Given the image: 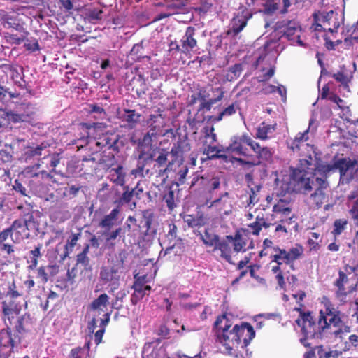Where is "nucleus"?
<instances>
[{"instance_id":"obj_36","label":"nucleus","mask_w":358,"mask_h":358,"mask_svg":"<svg viewBox=\"0 0 358 358\" xmlns=\"http://www.w3.org/2000/svg\"><path fill=\"white\" fill-rule=\"evenodd\" d=\"M271 225V223H268L266 221L263 215H258L255 218V221L252 223H250L248 226L250 229V232H251L253 235L258 236L262 229V227L267 229L270 227Z\"/></svg>"},{"instance_id":"obj_52","label":"nucleus","mask_w":358,"mask_h":358,"mask_svg":"<svg viewBox=\"0 0 358 358\" xmlns=\"http://www.w3.org/2000/svg\"><path fill=\"white\" fill-rule=\"evenodd\" d=\"M163 200L166 203L169 211H172L176 207V203H175V193L171 188L164 194Z\"/></svg>"},{"instance_id":"obj_31","label":"nucleus","mask_w":358,"mask_h":358,"mask_svg":"<svg viewBox=\"0 0 358 358\" xmlns=\"http://www.w3.org/2000/svg\"><path fill=\"white\" fill-rule=\"evenodd\" d=\"M348 278L343 271H338V278L334 282V285L337 287L336 296L337 298H343L347 296L348 292L345 287V285L348 283Z\"/></svg>"},{"instance_id":"obj_39","label":"nucleus","mask_w":358,"mask_h":358,"mask_svg":"<svg viewBox=\"0 0 358 358\" xmlns=\"http://www.w3.org/2000/svg\"><path fill=\"white\" fill-rule=\"evenodd\" d=\"M213 92H217L219 93L217 96L215 98L210 99L209 100L206 101H202L201 103L199 106V110H210L212 105L217 103L218 101H221L224 95V91L221 87H217L213 89Z\"/></svg>"},{"instance_id":"obj_51","label":"nucleus","mask_w":358,"mask_h":358,"mask_svg":"<svg viewBox=\"0 0 358 358\" xmlns=\"http://www.w3.org/2000/svg\"><path fill=\"white\" fill-rule=\"evenodd\" d=\"M103 235L106 238V242H111L115 241L118 236L119 237H123L124 238V235L123 232V229L122 227H118L115 229L113 231H106L104 230V232L103 233Z\"/></svg>"},{"instance_id":"obj_33","label":"nucleus","mask_w":358,"mask_h":358,"mask_svg":"<svg viewBox=\"0 0 358 358\" xmlns=\"http://www.w3.org/2000/svg\"><path fill=\"white\" fill-rule=\"evenodd\" d=\"M169 231L166 235V238L169 241V246L166 248L165 253H170L171 251L174 248L176 242H181V238L177 237L178 228L174 224H169Z\"/></svg>"},{"instance_id":"obj_12","label":"nucleus","mask_w":358,"mask_h":358,"mask_svg":"<svg viewBox=\"0 0 358 358\" xmlns=\"http://www.w3.org/2000/svg\"><path fill=\"white\" fill-rule=\"evenodd\" d=\"M234 330L237 331L238 340L243 348L247 347L255 336L253 327L248 322H243L241 325L236 324Z\"/></svg>"},{"instance_id":"obj_56","label":"nucleus","mask_w":358,"mask_h":358,"mask_svg":"<svg viewBox=\"0 0 358 358\" xmlns=\"http://www.w3.org/2000/svg\"><path fill=\"white\" fill-rule=\"evenodd\" d=\"M262 6L264 13L267 15H273L278 9V3L274 0H265Z\"/></svg>"},{"instance_id":"obj_42","label":"nucleus","mask_w":358,"mask_h":358,"mask_svg":"<svg viewBox=\"0 0 358 358\" xmlns=\"http://www.w3.org/2000/svg\"><path fill=\"white\" fill-rule=\"evenodd\" d=\"M215 128L213 126H205L202 129L203 134V140L202 146L207 145H213L217 141V135L214 132Z\"/></svg>"},{"instance_id":"obj_22","label":"nucleus","mask_w":358,"mask_h":358,"mask_svg":"<svg viewBox=\"0 0 358 358\" xmlns=\"http://www.w3.org/2000/svg\"><path fill=\"white\" fill-rule=\"evenodd\" d=\"M185 6V3L183 0H175L172 1L171 2L169 1L166 6V11L158 14L155 20H160L175 14L179 13L180 10H182Z\"/></svg>"},{"instance_id":"obj_3","label":"nucleus","mask_w":358,"mask_h":358,"mask_svg":"<svg viewBox=\"0 0 358 358\" xmlns=\"http://www.w3.org/2000/svg\"><path fill=\"white\" fill-rule=\"evenodd\" d=\"M320 323L327 338H341L343 331L350 332V327L345 324V314L336 308L330 301L324 303V309L320 310Z\"/></svg>"},{"instance_id":"obj_26","label":"nucleus","mask_w":358,"mask_h":358,"mask_svg":"<svg viewBox=\"0 0 358 358\" xmlns=\"http://www.w3.org/2000/svg\"><path fill=\"white\" fill-rule=\"evenodd\" d=\"M229 192H225L220 194L218 199H215L211 202L210 207H215L218 209L220 213L224 215H229L231 213V206L224 198L229 197Z\"/></svg>"},{"instance_id":"obj_16","label":"nucleus","mask_w":358,"mask_h":358,"mask_svg":"<svg viewBox=\"0 0 358 358\" xmlns=\"http://www.w3.org/2000/svg\"><path fill=\"white\" fill-rule=\"evenodd\" d=\"M317 188L310 194V199L317 208H320L326 200L324 190L329 187V182L325 178L317 177L315 178Z\"/></svg>"},{"instance_id":"obj_21","label":"nucleus","mask_w":358,"mask_h":358,"mask_svg":"<svg viewBox=\"0 0 358 358\" xmlns=\"http://www.w3.org/2000/svg\"><path fill=\"white\" fill-rule=\"evenodd\" d=\"M220 252V257L225 260L229 264H235L232 260V250L231 248L230 242L227 239L220 240L215 248H213L212 252Z\"/></svg>"},{"instance_id":"obj_32","label":"nucleus","mask_w":358,"mask_h":358,"mask_svg":"<svg viewBox=\"0 0 358 358\" xmlns=\"http://www.w3.org/2000/svg\"><path fill=\"white\" fill-rule=\"evenodd\" d=\"M292 211L291 202L287 199H279L273 207V212L282 216H289L292 214Z\"/></svg>"},{"instance_id":"obj_37","label":"nucleus","mask_w":358,"mask_h":358,"mask_svg":"<svg viewBox=\"0 0 358 358\" xmlns=\"http://www.w3.org/2000/svg\"><path fill=\"white\" fill-rule=\"evenodd\" d=\"M275 130V126L262 122L257 128L255 138L262 141H266L269 138L268 134Z\"/></svg>"},{"instance_id":"obj_53","label":"nucleus","mask_w":358,"mask_h":358,"mask_svg":"<svg viewBox=\"0 0 358 358\" xmlns=\"http://www.w3.org/2000/svg\"><path fill=\"white\" fill-rule=\"evenodd\" d=\"M287 217L288 218L287 219L280 220V222L285 224L288 227L289 232H292V231H297L299 229V224L296 222V217L294 215H290Z\"/></svg>"},{"instance_id":"obj_64","label":"nucleus","mask_w":358,"mask_h":358,"mask_svg":"<svg viewBox=\"0 0 358 358\" xmlns=\"http://www.w3.org/2000/svg\"><path fill=\"white\" fill-rule=\"evenodd\" d=\"M81 265L84 268H87L90 266V259L87 255L78 254L76 256V266Z\"/></svg>"},{"instance_id":"obj_27","label":"nucleus","mask_w":358,"mask_h":358,"mask_svg":"<svg viewBox=\"0 0 358 358\" xmlns=\"http://www.w3.org/2000/svg\"><path fill=\"white\" fill-rule=\"evenodd\" d=\"M120 212V210L118 208L113 209L109 214L106 215L101 219L99 226L106 231H110L117 222Z\"/></svg>"},{"instance_id":"obj_60","label":"nucleus","mask_w":358,"mask_h":358,"mask_svg":"<svg viewBox=\"0 0 358 358\" xmlns=\"http://www.w3.org/2000/svg\"><path fill=\"white\" fill-rule=\"evenodd\" d=\"M336 170L335 162L333 164H322L317 167V171L327 180L328 174Z\"/></svg>"},{"instance_id":"obj_25","label":"nucleus","mask_w":358,"mask_h":358,"mask_svg":"<svg viewBox=\"0 0 358 358\" xmlns=\"http://www.w3.org/2000/svg\"><path fill=\"white\" fill-rule=\"evenodd\" d=\"M308 129L303 132H299L297 134L294 139L292 141L289 148L293 152H299L301 147L309 148L311 150H313V146L308 143H304L308 139Z\"/></svg>"},{"instance_id":"obj_59","label":"nucleus","mask_w":358,"mask_h":358,"mask_svg":"<svg viewBox=\"0 0 358 358\" xmlns=\"http://www.w3.org/2000/svg\"><path fill=\"white\" fill-rule=\"evenodd\" d=\"M348 224L346 220L338 219L334 221L333 234L335 236L340 235L345 229Z\"/></svg>"},{"instance_id":"obj_50","label":"nucleus","mask_w":358,"mask_h":358,"mask_svg":"<svg viewBox=\"0 0 358 358\" xmlns=\"http://www.w3.org/2000/svg\"><path fill=\"white\" fill-rule=\"evenodd\" d=\"M109 297L106 294H101L96 299L92 301L90 304V309L92 310H96L100 309L101 306L106 307L108 303Z\"/></svg>"},{"instance_id":"obj_15","label":"nucleus","mask_w":358,"mask_h":358,"mask_svg":"<svg viewBox=\"0 0 358 358\" xmlns=\"http://www.w3.org/2000/svg\"><path fill=\"white\" fill-rule=\"evenodd\" d=\"M164 110L157 108L155 114H151L147 120V124L149 131L159 134L162 131L163 128L165 127L166 115L163 114Z\"/></svg>"},{"instance_id":"obj_57","label":"nucleus","mask_w":358,"mask_h":358,"mask_svg":"<svg viewBox=\"0 0 358 358\" xmlns=\"http://www.w3.org/2000/svg\"><path fill=\"white\" fill-rule=\"evenodd\" d=\"M116 162V159L114 154L110 152L108 155L106 154V151L103 152V155L101 158L99 159V164H105L108 167H111Z\"/></svg>"},{"instance_id":"obj_62","label":"nucleus","mask_w":358,"mask_h":358,"mask_svg":"<svg viewBox=\"0 0 358 358\" xmlns=\"http://www.w3.org/2000/svg\"><path fill=\"white\" fill-rule=\"evenodd\" d=\"M76 276V268H73L71 270H68L66 272V278L62 283L64 287H68L70 285H73L74 283V278Z\"/></svg>"},{"instance_id":"obj_23","label":"nucleus","mask_w":358,"mask_h":358,"mask_svg":"<svg viewBox=\"0 0 358 358\" xmlns=\"http://www.w3.org/2000/svg\"><path fill=\"white\" fill-rule=\"evenodd\" d=\"M125 178L126 172L121 164L108 170V179L116 185L124 186L125 185Z\"/></svg>"},{"instance_id":"obj_8","label":"nucleus","mask_w":358,"mask_h":358,"mask_svg":"<svg viewBox=\"0 0 358 358\" xmlns=\"http://www.w3.org/2000/svg\"><path fill=\"white\" fill-rule=\"evenodd\" d=\"M169 152L166 149L160 150L159 155L154 159L153 162L146 169L147 176L155 175L157 177H162L166 175L169 177V173L172 171L174 160L168 162Z\"/></svg>"},{"instance_id":"obj_10","label":"nucleus","mask_w":358,"mask_h":358,"mask_svg":"<svg viewBox=\"0 0 358 358\" xmlns=\"http://www.w3.org/2000/svg\"><path fill=\"white\" fill-rule=\"evenodd\" d=\"M334 15V11L330 10L328 12L325 11H315L313 15V27H314V30L316 31H322L327 30L328 31L331 33L337 32V29L339 27V24H338L336 26L334 27V28L331 27H323V24L324 26H326L327 24L329 25V21L332 18V16Z\"/></svg>"},{"instance_id":"obj_9","label":"nucleus","mask_w":358,"mask_h":358,"mask_svg":"<svg viewBox=\"0 0 358 358\" xmlns=\"http://www.w3.org/2000/svg\"><path fill=\"white\" fill-rule=\"evenodd\" d=\"M13 233V241L20 243V241L29 236L30 230L39 231V224L31 217L29 220L20 218L13 222L10 227Z\"/></svg>"},{"instance_id":"obj_44","label":"nucleus","mask_w":358,"mask_h":358,"mask_svg":"<svg viewBox=\"0 0 358 358\" xmlns=\"http://www.w3.org/2000/svg\"><path fill=\"white\" fill-rule=\"evenodd\" d=\"M183 220L188 227L191 228L201 227L206 223L203 215L195 217L193 215H185L183 216Z\"/></svg>"},{"instance_id":"obj_49","label":"nucleus","mask_w":358,"mask_h":358,"mask_svg":"<svg viewBox=\"0 0 358 358\" xmlns=\"http://www.w3.org/2000/svg\"><path fill=\"white\" fill-rule=\"evenodd\" d=\"M14 340L12 338L10 331L4 329L0 331V345L3 347H13Z\"/></svg>"},{"instance_id":"obj_7","label":"nucleus","mask_w":358,"mask_h":358,"mask_svg":"<svg viewBox=\"0 0 358 358\" xmlns=\"http://www.w3.org/2000/svg\"><path fill=\"white\" fill-rule=\"evenodd\" d=\"M215 326L222 330L223 345L226 347L229 353H231L234 348H238L240 346L237 331L234 330V327L229 331L231 324L225 315L217 317L215 322Z\"/></svg>"},{"instance_id":"obj_48","label":"nucleus","mask_w":358,"mask_h":358,"mask_svg":"<svg viewBox=\"0 0 358 358\" xmlns=\"http://www.w3.org/2000/svg\"><path fill=\"white\" fill-rule=\"evenodd\" d=\"M122 187L124 190L123 193L117 199L114 201V203L117 204V208H118L120 206L129 203L133 198L129 187L128 185H124Z\"/></svg>"},{"instance_id":"obj_4","label":"nucleus","mask_w":358,"mask_h":358,"mask_svg":"<svg viewBox=\"0 0 358 358\" xmlns=\"http://www.w3.org/2000/svg\"><path fill=\"white\" fill-rule=\"evenodd\" d=\"M313 180L306 170L293 169L289 176H284L280 184L281 194H307L313 189Z\"/></svg>"},{"instance_id":"obj_13","label":"nucleus","mask_w":358,"mask_h":358,"mask_svg":"<svg viewBox=\"0 0 358 358\" xmlns=\"http://www.w3.org/2000/svg\"><path fill=\"white\" fill-rule=\"evenodd\" d=\"M299 29V26L294 20H280L274 25V30L279 34H282L288 40H293L294 35Z\"/></svg>"},{"instance_id":"obj_19","label":"nucleus","mask_w":358,"mask_h":358,"mask_svg":"<svg viewBox=\"0 0 358 358\" xmlns=\"http://www.w3.org/2000/svg\"><path fill=\"white\" fill-rule=\"evenodd\" d=\"M162 149L157 146L140 148L138 160L150 166L153 162L155 157L159 155L160 150Z\"/></svg>"},{"instance_id":"obj_28","label":"nucleus","mask_w":358,"mask_h":358,"mask_svg":"<svg viewBox=\"0 0 358 358\" xmlns=\"http://www.w3.org/2000/svg\"><path fill=\"white\" fill-rule=\"evenodd\" d=\"M250 16L241 14L234 17L232 20L231 28L229 33H232L234 36L238 35L246 27Z\"/></svg>"},{"instance_id":"obj_58","label":"nucleus","mask_w":358,"mask_h":358,"mask_svg":"<svg viewBox=\"0 0 358 358\" xmlns=\"http://www.w3.org/2000/svg\"><path fill=\"white\" fill-rule=\"evenodd\" d=\"M148 165L138 160V165L136 169H134L131 171V174L134 176L135 177L141 176L145 177L146 175V169H148Z\"/></svg>"},{"instance_id":"obj_18","label":"nucleus","mask_w":358,"mask_h":358,"mask_svg":"<svg viewBox=\"0 0 358 358\" xmlns=\"http://www.w3.org/2000/svg\"><path fill=\"white\" fill-rule=\"evenodd\" d=\"M226 239L232 243L233 251L236 253L245 252L250 247L246 248L247 242L245 238L242 236L240 231H236L234 236H226ZM251 248L253 247L251 245Z\"/></svg>"},{"instance_id":"obj_63","label":"nucleus","mask_w":358,"mask_h":358,"mask_svg":"<svg viewBox=\"0 0 358 358\" xmlns=\"http://www.w3.org/2000/svg\"><path fill=\"white\" fill-rule=\"evenodd\" d=\"M81 236L80 233L73 234L68 239L67 243L65 245L66 250L72 251L73 248L77 243L78 240Z\"/></svg>"},{"instance_id":"obj_45","label":"nucleus","mask_w":358,"mask_h":358,"mask_svg":"<svg viewBox=\"0 0 358 358\" xmlns=\"http://www.w3.org/2000/svg\"><path fill=\"white\" fill-rule=\"evenodd\" d=\"M0 116L8 124L17 123L23 120L22 115L13 112H8L3 109H0Z\"/></svg>"},{"instance_id":"obj_47","label":"nucleus","mask_w":358,"mask_h":358,"mask_svg":"<svg viewBox=\"0 0 358 358\" xmlns=\"http://www.w3.org/2000/svg\"><path fill=\"white\" fill-rule=\"evenodd\" d=\"M242 71V65L241 64H235L227 71L224 76L225 80L229 82L236 80L240 76Z\"/></svg>"},{"instance_id":"obj_35","label":"nucleus","mask_w":358,"mask_h":358,"mask_svg":"<svg viewBox=\"0 0 358 358\" xmlns=\"http://www.w3.org/2000/svg\"><path fill=\"white\" fill-rule=\"evenodd\" d=\"M124 114L121 115L122 121L126 122L127 125L130 128L136 127L137 123L139 122L141 114L136 112L135 110L126 109L123 110Z\"/></svg>"},{"instance_id":"obj_55","label":"nucleus","mask_w":358,"mask_h":358,"mask_svg":"<svg viewBox=\"0 0 358 358\" xmlns=\"http://www.w3.org/2000/svg\"><path fill=\"white\" fill-rule=\"evenodd\" d=\"M18 96V94L10 92L4 87L0 86V102L6 103L11 99Z\"/></svg>"},{"instance_id":"obj_17","label":"nucleus","mask_w":358,"mask_h":358,"mask_svg":"<svg viewBox=\"0 0 358 358\" xmlns=\"http://www.w3.org/2000/svg\"><path fill=\"white\" fill-rule=\"evenodd\" d=\"M119 141L118 136L113 134H105L100 136L98 139L94 140L95 145L99 148H107L108 150H112L115 152H118V147L117 145Z\"/></svg>"},{"instance_id":"obj_20","label":"nucleus","mask_w":358,"mask_h":358,"mask_svg":"<svg viewBox=\"0 0 358 358\" xmlns=\"http://www.w3.org/2000/svg\"><path fill=\"white\" fill-rule=\"evenodd\" d=\"M331 77L341 85L345 88L348 89L349 85L353 78L352 73L347 69L345 65L340 66L339 70L331 75Z\"/></svg>"},{"instance_id":"obj_34","label":"nucleus","mask_w":358,"mask_h":358,"mask_svg":"<svg viewBox=\"0 0 358 358\" xmlns=\"http://www.w3.org/2000/svg\"><path fill=\"white\" fill-rule=\"evenodd\" d=\"M142 220L140 222L139 227L143 229V233L148 235L151 230V225L154 220V214L152 210L147 209L142 210Z\"/></svg>"},{"instance_id":"obj_11","label":"nucleus","mask_w":358,"mask_h":358,"mask_svg":"<svg viewBox=\"0 0 358 358\" xmlns=\"http://www.w3.org/2000/svg\"><path fill=\"white\" fill-rule=\"evenodd\" d=\"M195 36V27L192 26L187 27L185 35L180 40L181 53L186 56L190 55L194 49L198 46V42Z\"/></svg>"},{"instance_id":"obj_29","label":"nucleus","mask_w":358,"mask_h":358,"mask_svg":"<svg viewBox=\"0 0 358 358\" xmlns=\"http://www.w3.org/2000/svg\"><path fill=\"white\" fill-rule=\"evenodd\" d=\"M201 184L205 191L211 194L220 187V178L218 176L201 177Z\"/></svg>"},{"instance_id":"obj_1","label":"nucleus","mask_w":358,"mask_h":358,"mask_svg":"<svg viewBox=\"0 0 358 358\" xmlns=\"http://www.w3.org/2000/svg\"><path fill=\"white\" fill-rule=\"evenodd\" d=\"M226 152L252 158V160H245L242 158L236 159L242 165L248 166L265 164L272 161L273 152L267 146H261L258 142L254 141L247 133L241 135H235L231 138V143L226 148Z\"/></svg>"},{"instance_id":"obj_43","label":"nucleus","mask_w":358,"mask_h":358,"mask_svg":"<svg viewBox=\"0 0 358 358\" xmlns=\"http://www.w3.org/2000/svg\"><path fill=\"white\" fill-rule=\"evenodd\" d=\"M203 244L207 247L215 248L220 241V236L208 230H205L204 234L201 236Z\"/></svg>"},{"instance_id":"obj_6","label":"nucleus","mask_w":358,"mask_h":358,"mask_svg":"<svg viewBox=\"0 0 358 358\" xmlns=\"http://www.w3.org/2000/svg\"><path fill=\"white\" fill-rule=\"evenodd\" d=\"M124 267V258L120 257L113 265L103 266L100 269L99 280L110 287L109 293H113L120 287V280Z\"/></svg>"},{"instance_id":"obj_41","label":"nucleus","mask_w":358,"mask_h":358,"mask_svg":"<svg viewBox=\"0 0 358 358\" xmlns=\"http://www.w3.org/2000/svg\"><path fill=\"white\" fill-rule=\"evenodd\" d=\"M202 150L203 153L209 159L227 157L225 155L220 154L222 150L217 146L214 145V144L202 146Z\"/></svg>"},{"instance_id":"obj_61","label":"nucleus","mask_w":358,"mask_h":358,"mask_svg":"<svg viewBox=\"0 0 358 358\" xmlns=\"http://www.w3.org/2000/svg\"><path fill=\"white\" fill-rule=\"evenodd\" d=\"M126 296L125 292H120L115 299L112 301L111 307L113 309L120 310L122 307V300Z\"/></svg>"},{"instance_id":"obj_38","label":"nucleus","mask_w":358,"mask_h":358,"mask_svg":"<svg viewBox=\"0 0 358 358\" xmlns=\"http://www.w3.org/2000/svg\"><path fill=\"white\" fill-rule=\"evenodd\" d=\"M239 109V104L237 101L225 108L217 116H210L209 120L213 122H220L225 117H229L236 114L237 110Z\"/></svg>"},{"instance_id":"obj_46","label":"nucleus","mask_w":358,"mask_h":358,"mask_svg":"<svg viewBox=\"0 0 358 358\" xmlns=\"http://www.w3.org/2000/svg\"><path fill=\"white\" fill-rule=\"evenodd\" d=\"M93 154L90 157H83L80 164V170H83L85 172L90 170H96V165L99 164L97 159L94 156Z\"/></svg>"},{"instance_id":"obj_24","label":"nucleus","mask_w":358,"mask_h":358,"mask_svg":"<svg viewBox=\"0 0 358 358\" xmlns=\"http://www.w3.org/2000/svg\"><path fill=\"white\" fill-rule=\"evenodd\" d=\"M357 163L356 160H352L350 158H341L336 161L335 168L338 169L341 178L344 179L348 171L352 173L353 170L350 169H354Z\"/></svg>"},{"instance_id":"obj_54","label":"nucleus","mask_w":358,"mask_h":358,"mask_svg":"<svg viewBox=\"0 0 358 358\" xmlns=\"http://www.w3.org/2000/svg\"><path fill=\"white\" fill-rule=\"evenodd\" d=\"M158 134L148 131L143 136V139L140 142V148L154 146L152 143L154 139H156Z\"/></svg>"},{"instance_id":"obj_2","label":"nucleus","mask_w":358,"mask_h":358,"mask_svg":"<svg viewBox=\"0 0 358 358\" xmlns=\"http://www.w3.org/2000/svg\"><path fill=\"white\" fill-rule=\"evenodd\" d=\"M303 320L297 319L296 324L301 327V333L302 337L300 338V343L306 348H310V350L306 352L303 358H331L332 351H326L322 345L312 348V343L308 340L315 338H327L324 331H322V324L320 323V320L316 322L312 314L304 315Z\"/></svg>"},{"instance_id":"obj_30","label":"nucleus","mask_w":358,"mask_h":358,"mask_svg":"<svg viewBox=\"0 0 358 358\" xmlns=\"http://www.w3.org/2000/svg\"><path fill=\"white\" fill-rule=\"evenodd\" d=\"M245 180L248 183V186L250 189L249 194V203L255 204L259 201L257 194L260 191L261 186L259 185H255L252 173H247L245 175Z\"/></svg>"},{"instance_id":"obj_40","label":"nucleus","mask_w":358,"mask_h":358,"mask_svg":"<svg viewBox=\"0 0 358 358\" xmlns=\"http://www.w3.org/2000/svg\"><path fill=\"white\" fill-rule=\"evenodd\" d=\"M188 173V168L186 166H178V170H172L169 173V176L174 178L178 185L185 183L187 174Z\"/></svg>"},{"instance_id":"obj_14","label":"nucleus","mask_w":358,"mask_h":358,"mask_svg":"<svg viewBox=\"0 0 358 358\" xmlns=\"http://www.w3.org/2000/svg\"><path fill=\"white\" fill-rule=\"evenodd\" d=\"M191 144L187 137L179 139L171 148L170 154L175 158V161L182 163L185 157L191 151Z\"/></svg>"},{"instance_id":"obj_5","label":"nucleus","mask_w":358,"mask_h":358,"mask_svg":"<svg viewBox=\"0 0 358 358\" xmlns=\"http://www.w3.org/2000/svg\"><path fill=\"white\" fill-rule=\"evenodd\" d=\"M263 246L265 249L271 250L270 257L271 262L278 264L288 265L291 269L294 270V262L300 259L303 256L304 248L299 243L295 244L288 250L280 248L278 246H273V242L268 238L263 241Z\"/></svg>"}]
</instances>
